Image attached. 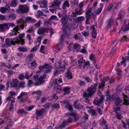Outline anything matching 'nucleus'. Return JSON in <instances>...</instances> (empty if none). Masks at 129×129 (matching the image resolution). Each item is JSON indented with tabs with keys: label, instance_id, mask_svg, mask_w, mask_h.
Here are the masks:
<instances>
[{
	"label": "nucleus",
	"instance_id": "obj_1",
	"mask_svg": "<svg viewBox=\"0 0 129 129\" xmlns=\"http://www.w3.org/2000/svg\"><path fill=\"white\" fill-rule=\"evenodd\" d=\"M97 86V83H95L93 85H91L87 89L88 92L86 91H85L83 93V96L86 97L85 102L86 103H89V101L88 99L89 97L91 96L95 93Z\"/></svg>",
	"mask_w": 129,
	"mask_h": 129
},
{
	"label": "nucleus",
	"instance_id": "obj_2",
	"mask_svg": "<svg viewBox=\"0 0 129 129\" xmlns=\"http://www.w3.org/2000/svg\"><path fill=\"white\" fill-rule=\"evenodd\" d=\"M19 40L17 38H15L12 40L9 38H6L5 39V44L8 47L10 46L12 44L15 45V43H17L19 44Z\"/></svg>",
	"mask_w": 129,
	"mask_h": 129
},
{
	"label": "nucleus",
	"instance_id": "obj_3",
	"mask_svg": "<svg viewBox=\"0 0 129 129\" xmlns=\"http://www.w3.org/2000/svg\"><path fill=\"white\" fill-rule=\"evenodd\" d=\"M29 10V8L27 6L21 5L18 7V11L19 13L22 14L28 12Z\"/></svg>",
	"mask_w": 129,
	"mask_h": 129
},
{
	"label": "nucleus",
	"instance_id": "obj_4",
	"mask_svg": "<svg viewBox=\"0 0 129 129\" xmlns=\"http://www.w3.org/2000/svg\"><path fill=\"white\" fill-rule=\"evenodd\" d=\"M39 69L42 70L43 69H47L44 71V73H47L50 72L51 67L47 63H46L42 66H40L39 67Z\"/></svg>",
	"mask_w": 129,
	"mask_h": 129
},
{
	"label": "nucleus",
	"instance_id": "obj_5",
	"mask_svg": "<svg viewBox=\"0 0 129 129\" xmlns=\"http://www.w3.org/2000/svg\"><path fill=\"white\" fill-rule=\"evenodd\" d=\"M46 77V76L45 74H44L40 77L38 79L36 83L35 84V86L39 85L45 82V81L43 80Z\"/></svg>",
	"mask_w": 129,
	"mask_h": 129
},
{
	"label": "nucleus",
	"instance_id": "obj_6",
	"mask_svg": "<svg viewBox=\"0 0 129 129\" xmlns=\"http://www.w3.org/2000/svg\"><path fill=\"white\" fill-rule=\"evenodd\" d=\"M61 2L59 0H54L50 7L51 8H56V7L59 6L60 5Z\"/></svg>",
	"mask_w": 129,
	"mask_h": 129
},
{
	"label": "nucleus",
	"instance_id": "obj_7",
	"mask_svg": "<svg viewBox=\"0 0 129 129\" xmlns=\"http://www.w3.org/2000/svg\"><path fill=\"white\" fill-rule=\"evenodd\" d=\"M24 24H22L20 26L17 25L12 30V32L14 33H19L18 32V31L19 30L20 28H21L22 30L24 29Z\"/></svg>",
	"mask_w": 129,
	"mask_h": 129
},
{
	"label": "nucleus",
	"instance_id": "obj_8",
	"mask_svg": "<svg viewBox=\"0 0 129 129\" xmlns=\"http://www.w3.org/2000/svg\"><path fill=\"white\" fill-rule=\"evenodd\" d=\"M63 14H64V16L61 18V22L63 26L65 27L66 28L67 26V23L68 20L66 18V17L67 16L66 14H65L64 12Z\"/></svg>",
	"mask_w": 129,
	"mask_h": 129
},
{
	"label": "nucleus",
	"instance_id": "obj_9",
	"mask_svg": "<svg viewBox=\"0 0 129 129\" xmlns=\"http://www.w3.org/2000/svg\"><path fill=\"white\" fill-rule=\"evenodd\" d=\"M48 31V29L46 28L41 27L38 29L37 31V33L38 34L40 35L44 33H47V32Z\"/></svg>",
	"mask_w": 129,
	"mask_h": 129
},
{
	"label": "nucleus",
	"instance_id": "obj_10",
	"mask_svg": "<svg viewBox=\"0 0 129 129\" xmlns=\"http://www.w3.org/2000/svg\"><path fill=\"white\" fill-rule=\"evenodd\" d=\"M83 10L82 9L78 10L75 9V11L73 12L72 14L74 17H76L78 15H81L83 13Z\"/></svg>",
	"mask_w": 129,
	"mask_h": 129
},
{
	"label": "nucleus",
	"instance_id": "obj_11",
	"mask_svg": "<svg viewBox=\"0 0 129 129\" xmlns=\"http://www.w3.org/2000/svg\"><path fill=\"white\" fill-rule=\"evenodd\" d=\"M25 35L24 33H22L21 34L19 35V38L18 39L17 37H16L15 38H17L19 40V44H20L21 45H23L24 43V40L22 39L23 37H24Z\"/></svg>",
	"mask_w": 129,
	"mask_h": 129
},
{
	"label": "nucleus",
	"instance_id": "obj_12",
	"mask_svg": "<svg viewBox=\"0 0 129 129\" xmlns=\"http://www.w3.org/2000/svg\"><path fill=\"white\" fill-rule=\"evenodd\" d=\"M78 101H76L74 104V108L77 110L82 109H83V106L80 104H77Z\"/></svg>",
	"mask_w": 129,
	"mask_h": 129
},
{
	"label": "nucleus",
	"instance_id": "obj_13",
	"mask_svg": "<svg viewBox=\"0 0 129 129\" xmlns=\"http://www.w3.org/2000/svg\"><path fill=\"white\" fill-rule=\"evenodd\" d=\"M45 110L44 108H42L40 110H36V114L37 116H41L43 115Z\"/></svg>",
	"mask_w": 129,
	"mask_h": 129
},
{
	"label": "nucleus",
	"instance_id": "obj_14",
	"mask_svg": "<svg viewBox=\"0 0 129 129\" xmlns=\"http://www.w3.org/2000/svg\"><path fill=\"white\" fill-rule=\"evenodd\" d=\"M5 23V27L6 28L5 30L6 29H8L10 26H11L12 27H13L15 26V25L11 23Z\"/></svg>",
	"mask_w": 129,
	"mask_h": 129
},
{
	"label": "nucleus",
	"instance_id": "obj_15",
	"mask_svg": "<svg viewBox=\"0 0 129 129\" xmlns=\"http://www.w3.org/2000/svg\"><path fill=\"white\" fill-rule=\"evenodd\" d=\"M74 38L76 40L78 39L80 41H81L83 40V38L82 36L80 33H77L74 36Z\"/></svg>",
	"mask_w": 129,
	"mask_h": 129
},
{
	"label": "nucleus",
	"instance_id": "obj_16",
	"mask_svg": "<svg viewBox=\"0 0 129 129\" xmlns=\"http://www.w3.org/2000/svg\"><path fill=\"white\" fill-rule=\"evenodd\" d=\"M74 50L76 52H78L80 49V46L77 44H75L73 46Z\"/></svg>",
	"mask_w": 129,
	"mask_h": 129
},
{
	"label": "nucleus",
	"instance_id": "obj_17",
	"mask_svg": "<svg viewBox=\"0 0 129 129\" xmlns=\"http://www.w3.org/2000/svg\"><path fill=\"white\" fill-rule=\"evenodd\" d=\"M84 19V17L83 16L79 17L76 19L75 22L81 23Z\"/></svg>",
	"mask_w": 129,
	"mask_h": 129
},
{
	"label": "nucleus",
	"instance_id": "obj_18",
	"mask_svg": "<svg viewBox=\"0 0 129 129\" xmlns=\"http://www.w3.org/2000/svg\"><path fill=\"white\" fill-rule=\"evenodd\" d=\"M113 21V19L111 17L109 20V21L107 22V26L106 29L109 28L112 24Z\"/></svg>",
	"mask_w": 129,
	"mask_h": 129
},
{
	"label": "nucleus",
	"instance_id": "obj_19",
	"mask_svg": "<svg viewBox=\"0 0 129 129\" xmlns=\"http://www.w3.org/2000/svg\"><path fill=\"white\" fill-rule=\"evenodd\" d=\"M124 104L126 105H129V98H128L126 95H124Z\"/></svg>",
	"mask_w": 129,
	"mask_h": 129
},
{
	"label": "nucleus",
	"instance_id": "obj_20",
	"mask_svg": "<svg viewBox=\"0 0 129 129\" xmlns=\"http://www.w3.org/2000/svg\"><path fill=\"white\" fill-rule=\"evenodd\" d=\"M26 20L27 21H30L32 23H35L37 21L35 19L33 18L30 17H27L25 18Z\"/></svg>",
	"mask_w": 129,
	"mask_h": 129
},
{
	"label": "nucleus",
	"instance_id": "obj_21",
	"mask_svg": "<svg viewBox=\"0 0 129 129\" xmlns=\"http://www.w3.org/2000/svg\"><path fill=\"white\" fill-rule=\"evenodd\" d=\"M62 62V61L61 60H59L58 61V62L55 63V67L56 69H58L61 67V64Z\"/></svg>",
	"mask_w": 129,
	"mask_h": 129
},
{
	"label": "nucleus",
	"instance_id": "obj_22",
	"mask_svg": "<svg viewBox=\"0 0 129 129\" xmlns=\"http://www.w3.org/2000/svg\"><path fill=\"white\" fill-rule=\"evenodd\" d=\"M107 97L106 99V101L107 102L108 101V100L110 99V100H115V97L113 95H111V96L110 95L107 94Z\"/></svg>",
	"mask_w": 129,
	"mask_h": 129
},
{
	"label": "nucleus",
	"instance_id": "obj_23",
	"mask_svg": "<svg viewBox=\"0 0 129 129\" xmlns=\"http://www.w3.org/2000/svg\"><path fill=\"white\" fill-rule=\"evenodd\" d=\"M17 23V24H19L23 23V24H24L25 23H26L27 22L26 21L24 20L22 18H20L19 19L16 21Z\"/></svg>",
	"mask_w": 129,
	"mask_h": 129
},
{
	"label": "nucleus",
	"instance_id": "obj_24",
	"mask_svg": "<svg viewBox=\"0 0 129 129\" xmlns=\"http://www.w3.org/2000/svg\"><path fill=\"white\" fill-rule=\"evenodd\" d=\"M66 73L67 74L66 77L68 79H71L72 78V74L69 69H68Z\"/></svg>",
	"mask_w": 129,
	"mask_h": 129
},
{
	"label": "nucleus",
	"instance_id": "obj_25",
	"mask_svg": "<svg viewBox=\"0 0 129 129\" xmlns=\"http://www.w3.org/2000/svg\"><path fill=\"white\" fill-rule=\"evenodd\" d=\"M124 13V12L123 11L121 10L119 11L118 19H121L123 18V16Z\"/></svg>",
	"mask_w": 129,
	"mask_h": 129
},
{
	"label": "nucleus",
	"instance_id": "obj_26",
	"mask_svg": "<svg viewBox=\"0 0 129 129\" xmlns=\"http://www.w3.org/2000/svg\"><path fill=\"white\" fill-rule=\"evenodd\" d=\"M74 17H75L73 15H69L68 16V18L69 20L73 22H75L76 19H75Z\"/></svg>",
	"mask_w": 129,
	"mask_h": 129
},
{
	"label": "nucleus",
	"instance_id": "obj_27",
	"mask_svg": "<svg viewBox=\"0 0 129 129\" xmlns=\"http://www.w3.org/2000/svg\"><path fill=\"white\" fill-rule=\"evenodd\" d=\"M72 116L73 117L74 119V121H76L79 119V118L78 116L76 113L74 112Z\"/></svg>",
	"mask_w": 129,
	"mask_h": 129
},
{
	"label": "nucleus",
	"instance_id": "obj_28",
	"mask_svg": "<svg viewBox=\"0 0 129 129\" xmlns=\"http://www.w3.org/2000/svg\"><path fill=\"white\" fill-rule=\"evenodd\" d=\"M70 88L69 87H65L63 89V90L64 91V92L63 93V94L66 95L67 94H68L70 93Z\"/></svg>",
	"mask_w": 129,
	"mask_h": 129
},
{
	"label": "nucleus",
	"instance_id": "obj_29",
	"mask_svg": "<svg viewBox=\"0 0 129 129\" xmlns=\"http://www.w3.org/2000/svg\"><path fill=\"white\" fill-rule=\"evenodd\" d=\"M66 6L68 7L70 6V5L68 1H66L64 2L62 5V8L64 9H65Z\"/></svg>",
	"mask_w": 129,
	"mask_h": 129
},
{
	"label": "nucleus",
	"instance_id": "obj_30",
	"mask_svg": "<svg viewBox=\"0 0 129 129\" xmlns=\"http://www.w3.org/2000/svg\"><path fill=\"white\" fill-rule=\"evenodd\" d=\"M65 107L67 109L69 110L71 113L73 112V109L72 107L71 104H69L68 105H66Z\"/></svg>",
	"mask_w": 129,
	"mask_h": 129
},
{
	"label": "nucleus",
	"instance_id": "obj_31",
	"mask_svg": "<svg viewBox=\"0 0 129 129\" xmlns=\"http://www.w3.org/2000/svg\"><path fill=\"white\" fill-rule=\"evenodd\" d=\"M92 10V9L91 8L88 9L87 11H86L85 13L86 16H89V18L90 17V13Z\"/></svg>",
	"mask_w": 129,
	"mask_h": 129
},
{
	"label": "nucleus",
	"instance_id": "obj_32",
	"mask_svg": "<svg viewBox=\"0 0 129 129\" xmlns=\"http://www.w3.org/2000/svg\"><path fill=\"white\" fill-rule=\"evenodd\" d=\"M18 49L19 51L23 52H26L27 51V48L26 47H19Z\"/></svg>",
	"mask_w": 129,
	"mask_h": 129
},
{
	"label": "nucleus",
	"instance_id": "obj_33",
	"mask_svg": "<svg viewBox=\"0 0 129 129\" xmlns=\"http://www.w3.org/2000/svg\"><path fill=\"white\" fill-rule=\"evenodd\" d=\"M19 81L17 79H14L13 80V86L14 87H17V84L18 83Z\"/></svg>",
	"mask_w": 129,
	"mask_h": 129
},
{
	"label": "nucleus",
	"instance_id": "obj_34",
	"mask_svg": "<svg viewBox=\"0 0 129 129\" xmlns=\"http://www.w3.org/2000/svg\"><path fill=\"white\" fill-rule=\"evenodd\" d=\"M41 4H42L44 6H42L41 5L40 6L41 8H45L47 6V2L46 1H44L41 3Z\"/></svg>",
	"mask_w": 129,
	"mask_h": 129
},
{
	"label": "nucleus",
	"instance_id": "obj_35",
	"mask_svg": "<svg viewBox=\"0 0 129 129\" xmlns=\"http://www.w3.org/2000/svg\"><path fill=\"white\" fill-rule=\"evenodd\" d=\"M83 78L88 83H91L92 81V80L91 78L88 77L83 76Z\"/></svg>",
	"mask_w": 129,
	"mask_h": 129
},
{
	"label": "nucleus",
	"instance_id": "obj_36",
	"mask_svg": "<svg viewBox=\"0 0 129 129\" xmlns=\"http://www.w3.org/2000/svg\"><path fill=\"white\" fill-rule=\"evenodd\" d=\"M122 100L120 98H118L116 100L115 104L116 105L118 106L119 104L121 102Z\"/></svg>",
	"mask_w": 129,
	"mask_h": 129
},
{
	"label": "nucleus",
	"instance_id": "obj_37",
	"mask_svg": "<svg viewBox=\"0 0 129 129\" xmlns=\"http://www.w3.org/2000/svg\"><path fill=\"white\" fill-rule=\"evenodd\" d=\"M42 106L45 109H48L50 107V104L49 103L47 102L44 105H43Z\"/></svg>",
	"mask_w": 129,
	"mask_h": 129
},
{
	"label": "nucleus",
	"instance_id": "obj_38",
	"mask_svg": "<svg viewBox=\"0 0 129 129\" xmlns=\"http://www.w3.org/2000/svg\"><path fill=\"white\" fill-rule=\"evenodd\" d=\"M25 82L23 81H22L19 83L18 85V87L19 88L24 87L25 86Z\"/></svg>",
	"mask_w": 129,
	"mask_h": 129
},
{
	"label": "nucleus",
	"instance_id": "obj_39",
	"mask_svg": "<svg viewBox=\"0 0 129 129\" xmlns=\"http://www.w3.org/2000/svg\"><path fill=\"white\" fill-rule=\"evenodd\" d=\"M93 103L94 104L97 105L98 106H100V105L102 103L99 100H94V101Z\"/></svg>",
	"mask_w": 129,
	"mask_h": 129
},
{
	"label": "nucleus",
	"instance_id": "obj_40",
	"mask_svg": "<svg viewBox=\"0 0 129 129\" xmlns=\"http://www.w3.org/2000/svg\"><path fill=\"white\" fill-rule=\"evenodd\" d=\"M0 29H1V31H4L5 30L4 23L0 24Z\"/></svg>",
	"mask_w": 129,
	"mask_h": 129
},
{
	"label": "nucleus",
	"instance_id": "obj_41",
	"mask_svg": "<svg viewBox=\"0 0 129 129\" xmlns=\"http://www.w3.org/2000/svg\"><path fill=\"white\" fill-rule=\"evenodd\" d=\"M17 0H14L12 1L11 2V6L13 7H16L17 5Z\"/></svg>",
	"mask_w": 129,
	"mask_h": 129
},
{
	"label": "nucleus",
	"instance_id": "obj_42",
	"mask_svg": "<svg viewBox=\"0 0 129 129\" xmlns=\"http://www.w3.org/2000/svg\"><path fill=\"white\" fill-rule=\"evenodd\" d=\"M9 18L10 19H15L16 18V17L15 14L12 13L9 15Z\"/></svg>",
	"mask_w": 129,
	"mask_h": 129
},
{
	"label": "nucleus",
	"instance_id": "obj_43",
	"mask_svg": "<svg viewBox=\"0 0 129 129\" xmlns=\"http://www.w3.org/2000/svg\"><path fill=\"white\" fill-rule=\"evenodd\" d=\"M17 113L20 114H22L25 113L26 112L23 109H22L18 110Z\"/></svg>",
	"mask_w": 129,
	"mask_h": 129
},
{
	"label": "nucleus",
	"instance_id": "obj_44",
	"mask_svg": "<svg viewBox=\"0 0 129 129\" xmlns=\"http://www.w3.org/2000/svg\"><path fill=\"white\" fill-rule=\"evenodd\" d=\"M33 31H34L33 27L31 26L30 27H29L28 29L26 31V32L27 33H31Z\"/></svg>",
	"mask_w": 129,
	"mask_h": 129
},
{
	"label": "nucleus",
	"instance_id": "obj_45",
	"mask_svg": "<svg viewBox=\"0 0 129 129\" xmlns=\"http://www.w3.org/2000/svg\"><path fill=\"white\" fill-rule=\"evenodd\" d=\"M67 123V121H65L63 122L62 124L58 128H59L61 129L62 128L65 127L66 124Z\"/></svg>",
	"mask_w": 129,
	"mask_h": 129
},
{
	"label": "nucleus",
	"instance_id": "obj_46",
	"mask_svg": "<svg viewBox=\"0 0 129 129\" xmlns=\"http://www.w3.org/2000/svg\"><path fill=\"white\" fill-rule=\"evenodd\" d=\"M102 9V7H100L98 8L97 10H96L95 12V14H99L101 11Z\"/></svg>",
	"mask_w": 129,
	"mask_h": 129
},
{
	"label": "nucleus",
	"instance_id": "obj_47",
	"mask_svg": "<svg viewBox=\"0 0 129 129\" xmlns=\"http://www.w3.org/2000/svg\"><path fill=\"white\" fill-rule=\"evenodd\" d=\"M54 19H55L56 20H58V18L55 15H52L51 16L50 18L49 19V20L50 21V20Z\"/></svg>",
	"mask_w": 129,
	"mask_h": 129
},
{
	"label": "nucleus",
	"instance_id": "obj_48",
	"mask_svg": "<svg viewBox=\"0 0 129 129\" xmlns=\"http://www.w3.org/2000/svg\"><path fill=\"white\" fill-rule=\"evenodd\" d=\"M64 36L63 35H61V38L60 39V41L59 42V43L57 45V46H59V45H62V41L63 40V39H64Z\"/></svg>",
	"mask_w": 129,
	"mask_h": 129
},
{
	"label": "nucleus",
	"instance_id": "obj_49",
	"mask_svg": "<svg viewBox=\"0 0 129 129\" xmlns=\"http://www.w3.org/2000/svg\"><path fill=\"white\" fill-rule=\"evenodd\" d=\"M53 108L55 109L59 108L60 107L59 104H58L54 103L52 105Z\"/></svg>",
	"mask_w": 129,
	"mask_h": 129
},
{
	"label": "nucleus",
	"instance_id": "obj_50",
	"mask_svg": "<svg viewBox=\"0 0 129 129\" xmlns=\"http://www.w3.org/2000/svg\"><path fill=\"white\" fill-rule=\"evenodd\" d=\"M27 94V93L26 92H23L20 94L19 96L17 97V99H20L24 95Z\"/></svg>",
	"mask_w": 129,
	"mask_h": 129
},
{
	"label": "nucleus",
	"instance_id": "obj_51",
	"mask_svg": "<svg viewBox=\"0 0 129 129\" xmlns=\"http://www.w3.org/2000/svg\"><path fill=\"white\" fill-rule=\"evenodd\" d=\"M97 33L96 31L92 32V37L95 39L96 38Z\"/></svg>",
	"mask_w": 129,
	"mask_h": 129
},
{
	"label": "nucleus",
	"instance_id": "obj_52",
	"mask_svg": "<svg viewBox=\"0 0 129 129\" xmlns=\"http://www.w3.org/2000/svg\"><path fill=\"white\" fill-rule=\"evenodd\" d=\"M79 51L84 54H86L87 53V51L86 50V48L84 47H83V48L80 50Z\"/></svg>",
	"mask_w": 129,
	"mask_h": 129
},
{
	"label": "nucleus",
	"instance_id": "obj_53",
	"mask_svg": "<svg viewBox=\"0 0 129 129\" xmlns=\"http://www.w3.org/2000/svg\"><path fill=\"white\" fill-rule=\"evenodd\" d=\"M78 84L79 86H81L82 85H85V83L84 81L80 80H79Z\"/></svg>",
	"mask_w": 129,
	"mask_h": 129
},
{
	"label": "nucleus",
	"instance_id": "obj_54",
	"mask_svg": "<svg viewBox=\"0 0 129 129\" xmlns=\"http://www.w3.org/2000/svg\"><path fill=\"white\" fill-rule=\"evenodd\" d=\"M102 121H101L100 122V125L102 126H103L104 125H105L106 123V122L105 121L104 119L103 118L102 119H101Z\"/></svg>",
	"mask_w": 129,
	"mask_h": 129
},
{
	"label": "nucleus",
	"instance_id": "obj_55",
	"mask_svg": "<svg viewBox=\"0 0 129 129\" xmlns=\"http://www.w3.org/2000/svg\"><path fill=\"white\" fill-rule=\"evenodd\" d=\"M104 83H103L102 82V81H101V83H100L99 84V86L98 87V89H100V88H102L104 86Z\"/></svg>",
	"mask_w": 129,
	"mask_h": 129
},
{
	"label": "nucleus",
	"instance_id": "obj_56",
	"mask_svg": "<svg viewBox=\"0 0 129 129\" xmlns=\"http://www.w3.org/2000/svg\"><path fill=\"white\" fill-rule=\"evenodd\" d=\"M90 113L92 116H96V115L95 111L94 110H91L90 111Z\"/></svg>",
	"mask_w": 129,
	"mask_h": 129
},
{
	"label": "nucleus",
	"instance_id": "obj_57",
	"mask_svg": "<svg viewBox=\"0 0 129 129\" xmlns=\"http://www.w3.org/2000/svg\"><path fill=\"white\" fill-rule=\"evenodd\" d=\"M39 45H36L30 51V52H32L36 50L37 49V48L39 47Z\"/></svg>",
	"mask_w": 129,
	"mask_h": 129
},
{
	"label": "nucleus",
	"instance_id": "obj_58",
	"mask_svg": "<svg viewBox=\"0 0 129 129\" xmlns=\"http://www.w3.org/2000/svg\"><path fill=\"white\" fill-rule=\"evenodd\" d=\"M25 76L22 74H20L19 77V78L21 80H23L25 78Z\"/></svg>",
	"mask_w": 129,
	"mask_h": 129
},
{
	"label": "nucleus",
	"instance_id": "obj_59",
	"mask_svg": "<svg viewBox=\"0 0 129 129\" xmlns=\"http://www.w3.org/2000/svg\"><path fill=\"white\" fill-rule=\"evenodd\" d=\"M48 29V30H49V32L50 33V36L51 37L54 33L53 29L51 28H49Z\"/></svg>",
	"mask_w": 129,
	"mask_h": 129
},
{
	"label": "nucleus",
	"instance_id": "obj_60",
	"mask_svg": "<svg viewBox=\"0 0 129 129\" xmlns=\"http://www.w3.org/2000/svg\"><path fill=\"white\" fill-rule=\"evenodd\" d=\"M96 58L95 57V55L94 54H92L90 56L89 59L91 60L94 59Z\"/></svg>",
	"mask_w": 129,
	"mask_h": 129
},
{
	"label": "nucleus",
	"instance_id": "obj_61",
	"mask_svg": "<svg viewBox=\"0 0 129 129\" xmlns=\"http://www.w3.org/2000/svg\"><path fill=\"white\" fill-rule=\"evenodd\" d=\"M109 79V77L108 76H107L106 77H105L103 78V80H102V82L103 83H105Z\"/></svg>",
	"mask_w": 129,
	"mask_h": 129
},
{
	"label": "nucleus",
	"instance_id": "obj_62",
	"mask_svg": "<svg viewBox=\"0 0 129 129\" xmlns=\"http://www.w3.org/2000/svg\"><path fill=\"white\" fill-rule=\"evenodd\" d=\"M100 99L99 100L100 101L101 103H102L103 102V101L104 99V96L103 95H100Z\"/></svg>",
	"mask_w": 129,
	"mask_h": 129
},
{
	"label": "nucleus",
	"instance_id": "obj_63",
	"mask_svg": "<svg viewBox=\"0 0 129 129\" xmlns=\"http://www.w3.org/2000/svg\"><path fill=\"white\" fill-rule=\"evenodd\" d=\"M0 11L2 12L3 13H4L5 12L6 9V8L4 7H2L0 9Z\"/></svg>",
	"mask_w": 129,
	"mask_h": 129
},
{
	"label": "nucleus",
	"instance_id": "obj_64",
	"mask_svg": "<svg viewBox=\"0 0 129 129\" xmlns=\"http://www.w3.org/2000/svg\"><path fill=\"white\" fill-rule=\"evenodd\" d=\"M67 121V123H71L73 121V120L72 118L70 117L68 119Z\"/></svg>",
	"mask_w": 129,
	"mask_h": 129
}]
</instances>
